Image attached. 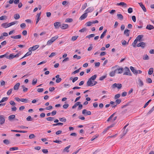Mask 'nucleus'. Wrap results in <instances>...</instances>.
<instances>
[{
	"instance_id": "f257e3e1",
	"label": "nucleus",
	"mask_w": 154,
	"mask_h": 154,
	"mask_svg": "<svg viewBox=\"0 0 154 154\" xmlns=\"http://www.w3.org/2000/svg\"><path fill=\"white\" fill-rule=\"evenodd\" d=\"M125 72L123 73V75H131V74L128 68L126 67L124 68Z\"/></svg>"
},
{
	"instance_id": "f03ea898",
	"label": "nucleus",
	"mask_w": 154,
	"mask_h": 154,
	"mask_svg": "<svg viewBox=\"0 0 154 154\" xmlns=\"http://www.w3.org/2000/svg\"><path fill=\"white\" fill-rule=\"evenodd\" d=\"M122 87V85L120 83L117 84L115 83L112 85L113 88H117L118 89H120Z\"/></svg>"
},
{
	"instance_id": "7ed1b4c3",
	"label": "nucleus",
	"mask_w": 154,
	"mask_h": 154,
	"mask_svg": "<svg viewBox=\"0 0 154 154\" xmlns=\"http://www.w3.org/2000/svg\"><path fill=\"white\" fill-rule=\"evenodd\" d=\"M5 118L2 115H0V123L1 125H3L5 122Z\"/></svg>"
},
{
	"instance_id": "20e7f679",
	"label": "nucleus",
	"mask_w": 154,
	"mask_h": 154,
	"mask_svg": "<svg viewBox=\"0 0 154 154\" xmlns=\"http://www.w3.org/2000/svg\"><path fill=\"white\" fill-rule=\"evenodd\" d=\"M116 73L117 74H121L122 73L124 69L122 68H117L116 69H115Z\"/></svg>"
},
{
	"instance_id": "39448f33",
	"label": "nucleus",
	"mask_w": 154,
	"mask_h": 154,
	"mask_svg": "<svg viewBox=\"0 0 154 154\" xmlns=\"http://www.w3.org/2000/svg\"><path fill=\"white\" fill-rule=\"evenodd\" d=\"M39 47V45H36L30 48L29 49V51H34L37 49Z\"/></svg>"
},
{
	"instance_id": "423d86ee",
	"label": "nucleus",
	"mask_w": 154,
	"mask_h": 154,
	"mask_svg": "<svg viewBox=\"0 0 154 154\" xmlns=\"http://www.w3.org/2000/svg\"><path fill=\"white\" fill-rule=\"evenodd\" d=\"M145 46H146V44H145V43H144V42H141L139 43L137 45V46L138 47H141V48L142 49L144 48L145 47Z\"/></svg>"
},
{
	"instance_id": "0eeeda50",
	"label": "nucleus",
	"mask_w": 154,
	"mask_h": 154,
	"mask_svg": "<svg viewBox=\"0 0 154 154\" xmlns=\"http://www.w3.org/2000/svg\"><path fill=\"white\" fill-rule=\"evenodd\" d=\"M82 113L83 115H85L86 113L87 115H90L91 114V112L89 111H88L86 109H84L83 110Z\"/></svg>"
},
{
	"instance_id": "6e6552de",
	"label": "nucleus",
	"mask_w": 154,
	"mask_h": 154,
	"mask_svg": "<svg viewBox=\"0 0 154 154\" xmlns=\"http://www.w3.org/2000/svg\"><path fill=\"white\" fill-rule=\"evenodd\" d=\"M54 25L55 29L58 28L60 26H61V25L60 22H56L54 23Z\"/></svg>"
},
{
	"instance_id": "1a4fd4ad",
	"label": "nucleus",
	"mask_w": 154,
	"mask_h": 154,
	"mask_svg": "<svg viewBox=\"0 0 154 154\" xmlns=\"http://www.w3.org/2000/svg\"><path fill=\"white\" fill-rule=\"evenodd\" d=\"M93 82H92V80L89 79L87 82V86H93Z\"/></svg>"
},
{
	"instance_id": "9d476101",
	"label": "nucleus",
	"mask_w": 154,
	"mask_h": 154,
	"mask_svg": "<svg viewBox=\"0 0 154 154\" xmlns=\"http://www.w3.org/2000/svg\"><path fill=\"white\" fill-rule=\"evenodd\" d=\"M94 10L93 7H89L85 11V12L87 14L89 12H92Z\"/></svg>"
},
{
	"instance_id": "9b49d317",
	"label": "nucleus",
	"mask_w": 154,
	"mask_h": 154,
	"mask_svg": "<svg viewBox=\"0 0 154 154\" xmlns=\"http://www.w3.org/2000/svg\"><path fill=\"white\" fill-rule=\"evenodd\" d=\"M87 16V13L85 12V13L83 14L80 17V20H82L84 19Z\"/></svg>"
},
{
	"instance_id": "f8f14e48",
	"label": "nucleus",
	"mask_w": 154,
	"mask_h": 154,
	"mask_svg": "<svg viewBox=\"0 0 154 154\" xmlns=\"http://www.w3.org/2000/svg\"><path fill=\"white\" fill-rule=\"evenodd\" d=\"M130 69L134 74H137L138 73V71L134 69L133 67L130 66Z\"/></svg>"
},
{
	"instance_id": "ddd939ff",
	"label": "nucleus",
	"mask_w": 154,
	"mask_h": 154,
	"mask_svg": "<svg viewBox=\"0 0 154 154\" xmlns=\"http://www.w3.org/2000/svg\"><path fill=\"white\" fill-rule=\"evenodd\" d=\"M40 14H41V12L40 13L37 14L36 15V17L37 18V19H36V24H37L39 22V20L40 19Z\"/></svg>"
},
{
	"instance_id": "4468645a",
	"label": "nucleus",
	"mask_w": 154,
	"mask_h": 154,
	"mask_svg": "<svg viewBox=\"0 0 154 154\" xmlns=\"http://www.w3.org/2000/svg\"><path fill=\"white\" fill-rule=\"evenodd\" d=\"M146 29H148L149 30H151L152 29H154V27L152 26L150 24L148 25L146 28Z\"/></svg>"
},
{
	"instance_id": "2eb2a0df",
	"label": "nucleus",
	"mask_w": 154,
	"mask_h": 154,
	"mask_svg": "<svg viewBox=\"0 0 154 154\" xmlns=\"http://www.w3.org/2000/svg\"><path fill=\"white\" fill-rule=\"evenodd\" d=\"M11 38H12L16 39H20L21 38V35H16L15 36L12 35V36H11Z\"/></svg>"
},
{
	"instance_id": "dca6fc26",
	"label": "nucleus",
	"mask_w": 154,
	"mask_h": 154,
	"mask_svg": "<svg viewBox=\"0 0 154 154\" xmlns=\"http://www.w3.org/2000/svg\"><path fill=\"white\" fill-rule=\"evenodd\" d=\"M139 4L140 6L142 9L143 11L144 12H146V10L145 7L144 6V5L141 3H139Z\"/></svg>"
},
{
	"instance_id": "f3484780",
	"label": "nucleus",
	"mask_w": 154,
	"mask_h": 154,
	"mask_svg": "<svg viewBox=\"0 0 154 154\" xmlns=\"http://www.w3.org/2000/svg\"><path fill=\"white\" fill-rule=\"evenodd\" d=\"M68 27V25L67 24H63L61 25L60 28L62 29H66Z\"/></svg>"
},
{
	"instance_id": "a211bd4d",
	"label": "nucleus",
	"mask_w": 154,
	"mask_h": 154,
	"mask_svg": "<svg viewBox=\"0 0 154 154\" xmlns=\"http://www.w3.org/2000/svg\"><path fill=\"white\" fill-rule=\"evenodd\" d=\"M20 83H17L14 86V89L15 90H17L19 89V87L20 85Z\"/></svg>"
},
{
	"instance_id": "6ab92c4d",
	"label": "nucleus",
	"mask_w": 154,
	"mask_h": 154,
	"mask_svg": "<svg viewBox=\"0 0 154 154\" xmlns=\"http://www.w3.org/2000/svg\"><path fill=\"white\" fill-rule=\"evenodd\" d=\"M143 37V35H138L136 38L135 39L137 41H140V40Z\"/></svg>"
},
{
	"instance_id": "aec40b11",
	"label": "nucleus",
	"mask_w": 154,
	"mask_h": 154,
	"mask_svg": "<svg viewBox=\"0 0 154 154\" xmlns=\"http://www.w3.org/2000/svg\"><path fill=\"white\" fill-rule=\"evenodd\" d=\"M71 146L69 145L67 147H66L63 150V152H69V149L70 147Z\"/></svg>"
},
{
	"instance_id": "412c9836",
	"label": "nucleus",
	"mask_w": 154,
	"mask_h": 154,
	"mask_svg": "<svg viewBox=\"0 0 154 154\" xmlns=\"http://www.w3.org/2000/svg\"><path fill=\"white\" fill-rule=\"evenodd\" d=\"M130 30L126 29H125L124 31V34L126 35V36H128L129 35V32Z\"/></svg>"
},
{
	"instance_id": "4be33fe9",
	"label": "nucleus",
	"mask_w": 154,
	"mask_h": 154,
	"mask_svg": "<svg viewBox=\"0 0 154 154\" xmlns=\"http://www.w3.org/2000/svg\"><path fill=\"white\" fill-rule=\"evenodd\" d=\"M117 16L118 18L120 20H122L123 19V17L121 14H117Z\"/></svg>"
},
{
	"instance_id": "5701e85b",
	"label": "nucleus",
	"mask_w": 154,
	"mask_h": 154,
	"mask_svg": "<svg viewBox=\"0 0 154 154\" xmlns=\"http://www.w3.org/2000/svg\"><path fill=\"white\" fill-rule=\"evenodd\" d=\"M15 117V116L14 115H12L8 117V119L10 121L12 120V119H14Z\"/></svg>"
},
{
	"instance_id": "b1692460",
	"label": "nucleus",
	"mask_w": 154,
	"mask_h": 154,
	"mask_svg": "<svg viewBox=\"0 0 154 154\" xmlns=\"http://www.w3.org/2000/svg\"><path fill=\"white\" fill-rule=\"evenodd\" d=\"M14 58V55L13 54H11L9 56L8 55L7 58L9 59H11Z\"/></svg>"
},
{
	"instance_id": "393cba45",
	"label": "nucleus",
	"mask_w": 154,
	"mask_h": 154,
	"mask_svg": "<svg viewBox=\"0 0 154 154\" xmlns=\"http://www.w3.org/2000/svg\"><path fill=\"white\" fill-rule=\"evenodd\" d=\"M106 32H107V30L106 29L105 30H104V31L103 32L102 34L100 36V38H103L104 37V36H105V35H106Z\"/></svg>"
},
{
	"instance_id": "a878e982",
	"label": "nucleus",
	"mask_w": 154,
	"mask_h": 154,
	"mask_svg": "<svg viewBox=\"0 0 154 154\" xmlns=\"http://www.w3.org/2000/svg\"><path fill=\"white\" fill-rule=\"evenodd\" d=\"M58 36L57 35H56L53 37H52L51 39V40H52V42H54L56 39H57L58 38Z\"/></svg>"
},
{
	"instance_id": "bb28decb",
	"label": "nucleus",
	"mask_w": 154,
	"mask_h": 154,
	"mask_svg": "<svg viewBox=\"0 0 154 154\" xmlns=\"http://www.w3.org/2000/svg\"><path fill=\"white\" fill-rule=\"evenodd\" d=\"M117 5H118L125 6V7H126L127 6L126 4L124 2H121L120 3H118Z\"/></svg>"
},
{
	"instance_id": "cd10ccee",
	"label": "nucleus",
	"mask_w": 154,
	"mask_h": 154,
	"mask_svg": "<svg viewBox=\"0 0 154 154\" xmlns=\"http://www.w3.org/2000/svg\"><path fill=\"white\" fill-rule=\"evenodd\" d=\"M32 52L31 51H29L27 52L24 56L22 58H23L26 56L30 55L32 54Z\"/></svg>"
},
{
	"instance_id": "c85d7f7f",
	"label": "nucleus",
	"mask_w": 154,
	"mask_h": 154,
	"mask_svg": "<svg viewBox=\"0 0 154 154\" xmlns=\"http://www.w3.org/2000/svg\"><path fill=\"white\" fill-rule=\"evenodd\" d=\"M14 18L16 20H18L20 18V16L19 14H16L14 15Z\"/></svg>"
},
{
	"instance_id": "c756f323",
	"label": "nucleus",
	"mask_w": 154,
	"mask_h": 154,
	"mask_svg": "<svg viewBox=\"0 0 154 154\" xmlns=\"http://www.w3.org/2000/svg\"><path fill=\"white\" fill-rule=\"evenodd\" d=\"M81 103V102H78L75 103V104L72 106V109H74L76 108V106H78L79 104H80Z\"/></svg>"
},
{
	"instance_id": "7c9ffc66",
	"label": "nucleus",
	"mask_w": 154,
	"mask_h": 154,
	"mask_svg": "<svg viewBox=\"0 0 154 154\" xmlns=\"http://www.w3.org/2000/svg\"><path fill=\"white\" fill-rule=\"evenodd\" d=\"M153 68H150L149 69V70L148 71V74L149 75H151L152 74L153 72Z\"/></svg>"
},
{
	"instance_id": "2f4dec72",
	"label": "nucleus",
	"mask_w": 154,
	"mask_h": 154,
	"mask_svg": "<svg viewBox=\"0 0 154 154\" xmlns=\"http://www.w3.org/2000/svg\"><path fill=\"white\" fill-rule=\"evenodd\" d=\"M116 73V72L115 70L114 71H112L110 72L109 74V75L111 77H113L115 75V73Z\"/></svg>"
},
{
	"instance_id": "473e14b6",
	"label": "nucleus",
	"mask_w": 154,
	"mask_h": 154,
	"mask_svg": "<svg viewBox=\"0 0 154 154\" xmlns=\"http://www.w3.org/2000/svg\"><path fill=\"white\" fill-rule=\"evenodd\" d=\"M59 119L60 121L62 122H65L66 121V119L64 117L60 118Z\"/></svg>"
},
{
	"instance_id": "72a5a7b5",
	"label": "nucleus",
	"mask_w": 154,
	"mask_h": 154,
	"mask_svg": "<svg viewBox=\"0 0 154 154\" xmlns=\"http://www.w3.org/2000/svg\"><path fill=\"white\" fill-rule=\"evenodd\" d=\"M143 59L144 60H148L149 59V58L147 54H146L143 56Z\"/></svg>"
},
{
	"instance_id": "f704fd0d",
	"label": "nucleus",
	"mask_w": 154,
	"mask_h": 154,
	"mask_svg": "<svg viewBox=\"0 0 154 154\" xmlns=\"http://www.w3.org/2000/svg\"><path fill=\"white\" fill-rule=\"evenodd\" d=\"M97 76L96 75H94L90 77L89 79L92 80H94L96 79Z\"/></svg>"
},
{
	"instance_id": "c9c22d12",
	"label": "nucleus",
	"mask_w": 154,
	"mask_h": 154,
	"mask_svg": "<svg viewBox=\"0 0 154 154\" xmlns=\"http://www.w3.org/2000/svg\"><path fill=\"white\" fill-rule=\"evenodd\" d=\"M18 149V148L17 147H13L10 148L9 150L10 151H14Z\"/></svg>"
},
{
	"instance_id": "e433bc0d",
	"label": "nucleus",
	"mask_w": 154,
	"mask_h": 154,
	"mask_svg": "<svg viewBox=\"0 0 154 154\" xmlns=\"http://www.w3.org/2000/svg\"><path fill=\"white\" fill-rule=\"evenodd\" d=\"M8 99V97H3L1 101H0V103H2L4 101H7V100Z\"/></svg>"
},
{
	"instance_id": "4c0bfd02",
	"label": "nucleus",
	"mask_w": 154,
	"mask_h": 154,
	"mask_svg": "<svg viewBox=\"0 0 154 154\" xmlns=\"http://www.w3.org/2000/svg\"><path fill=\"white\" fill-rule=\"evenodd\" d=\"M8 53H7L4 55H0V58H3V57H5L7 58V57L8 56Z\"/></svg>"
},
{
	"instance_id": "58836bf2",
	"label": "nucleus",
	"mask_w": 154,
	"mask_h": 154,
	"mask_svg": "<svg viewBox=\"0 0 154 154\" xmlns=\"http://www.w3.org/2000/svg\"><path fill=\"white\" fill-rule=\"evenodd\" d=\"M7 18V16H2L0 17V20H6Z\"/></svg>"
},
{
	"instance_id": "ea45409f",
	"label": "nucleus",
	"mask_w": 154,
	"mask_h": 154,
	"mask_svg": "<svg viewBox=\"0 0 154 154\" xmlns=\"http://www.w3.org/2000/svg\"><path fill=\"white\" fill-rule=\"evenodd\" d=\"M54 118L52 117H48L46 118V119L49 121H52L53 120Z\"/></svg>"
},
{
	"instance_id": "a19ab883",
	"label": "nucleus",
	"mask_w": 154,
	"mask_h": 154,
	"mask_svg": "<svg viewBox=\"0 0 154 154\" xmlns=\"http://www.w3.org/2000/svg\"><path fill=\"white\" fill-rule=\"evenodd\" d=\"M73 20L72 18H67L65 20L66 22H71Z\"/></svg>"
},
{
	"instance_id": "79ce46f5",
	"label": "nucleus",
	"mask_w": 154,
	"mask_h": 154,
	"mask_svg": "<svg viewBox=\"0 0 154 154\" xmlns=\"http://www.w3.org/2000/svg\"><path fill=\"white\" fill-rule=\"evenodd\" d=\"M138 81L139 82V85L141 87L143 86V82L140 79H138Z\"/></svg>"
},
{
	"instance_id": "37998d69",
	"label": "nucleus",
	"mask_w": 154,
	"mask_h": 154,
	"mask_svg": "<svg viewBox=\"0 0 154 154\" xmlns=\"http://www.w3.org/2000/svg\"><path fill=\"white\" fill-rule=\"evenodd\" d=\"M1 26L5 28H7V23H3L1 24Z\"/></svg>"
},
{
	"instance_id": "c03bdc74",
	"label": "nucleus",
	"mask_w": 154,
	"mask_h": 154,
	"mask_svg": "<svg viewBox=\"0 0 154 154\" xmlns=\"http://www.w3.org/2000/svg\"><path fill=\"white\" fill-rule=\"evenodd\" d=\"M63 125V123L58 122L57 123L54 124L53 125V126H57V125Z\"/></svg>"
},
{
	"instance_id": "a18cd8bd",
	"label": "nucleus",
	"mask_w": 154,
	"mask_h": 154,
	"mask_svg": "<svg viewBox=\"0 0 154 154\" xmlns=\"http://www.w3.org/2000/svg\"><path fill=\"white\" fill-rule=\"evenodd\" d=\"M146 81L148 83H151L152 82V80L150 78H148L146 79Z\"/></svg>"
},
{
	"instance_id": "49530a36",
	"label": "nucleus",
	"mask_w": 154,
	"mask_h": 154,
	"mask_svg": "<svg viewBox=\"0 0 154 154\" xmlns=\"http://www.w3.org/2000/svg\"><path fill=\"white\" fill-rule=\"evenodd\" d=\"M57 54L56 53L52 52L51 53V54L49 55V57H52L56 55Z\"/></svg>"
},
{
	"instance_id": "de8ad7c7",
	"label": "nucleus",
	"mask_w": 154,
	"mask_h": 154,
	"mask_svg": "<svg viewBox=\"0 0 154 154\" xmlns=\"http://www.w3.org/2000/svg\"><path fill=\"white\" fill-rule=\"evenodd\" d=\"M154 110V106L152 107L151 110H150L147 113V115H148L151 114Z\"/></svg>"
},
{
	"instance_id": "09e8293b",
	"label": "nucleus",
	"mask_w": 154,
	"mask_h": 154,
	"mask_svg": "<svg viewBox=\"0 0 154 154\" xmlns=\"http://www.w3.org/2000/svg\"><path fill=\"white\" fill-rule=\"evenodd\" d=\"M92 24V22L88 21L86 23V26H90L91 24Z\"/></svg>"
},
{
	"instance_id": "8fccbe9b",
	"label": "nucleus",
	"mask_w": 154,
	"mask_h": 154,
	"mask_svg": "<svg viewBox=\"0 0 154 154\" xmlns=\"http://www.w3.org/2000/svg\"><path fill=\"white\" fill-rule=\"evenodd\" d=\"M28 100L26 99H23V98H21V101L22 102H25L26 103H27L28 102Z\"/></svg>"
},
{
	"instance_id": "3c124183",
	"label": "nucleus",
	"mask_w": 154,
	"mask_h": 154,
	"mask_svg": "<svg viewBox=\"0 0 154 154\" xmlns=\"http://www.w3.org/2000/svg\"><path fill=\"white\" fill-rule=\"evenodd\" d=\"M137 40H136V39H135L134 40L133 43H132V45L134 47H136V45L137 44Z\"/></svg>"
},
{
	"instance_id": "603ef678",
	"label": "nucleus",
	"mask_w": 154,
	"mask_h": 154,
	"mask_svg": "<svg viewBox=\"0 0 154 154\" xmlns=\"http://www.w3.org/2000/svg\"><path fill=\"white\" fill-rule=\"evenodd\" d=\"M12 90H13L12 88L11 89H10L9 90L7 93V94L8 95H9L11 93Z\"/></svg>"
},
{
	"instance_id": "864d4df0",
	"label": "nucleus",
	"mask_w": 154,
	"mask_h": 154,
	"mask_svg": "<svg viewBox=\"0 0 154 154\" xmlns=\"http://www.w3.org/2000/svg\"><path fill=\"white\" fill-rule=\"evenodd\" d=\"M3 143L7 144H8L10 143V142L8 140H3Z\"/></svg>"
},
{
	"instance_id": "5fc2aeb1",
	"label": "nucleus",
	"mask_w": 154,
	"mask_h": 154,
	"mask_svg": "<svg viewBox=\"0 0 154 154\" xmlns=\"http://www.w3.org/2000/svg\"><path fill=\"white\" fill-rule=\"evenodd\" d=\"M151 101V100H149L146 103L145 105L143 107H146L149 104V103Z\"/></svg>"
},
{
	"instance_id": "6e6d98bb",
	"label": "nucleus",
	"mask_w": 154,
	"mask_h": 154,
	"mask_svg": "<svg viewBox=\"0 0 154 154\" xmlns=\"http://www.w3.org/2000/svg\"><path fill=\"white\" fill-rule=\"evenodd\" d=\"M69 106V104L68 103H66V104H64L63 106L64 108L65 109H66Z\"/></svg>"
},
{
	"instance_id": "4d7b16f0",
	"label": "nucleus",
	"mask_w": 154,
	"mask_h": 154,
	"mask_svg": "<svg viewBox=\"0 0 154 154\" xmlns=\"http://www.w3.org/2000/svg\"><path fill=\"white\" fill-rule=\"evenodd\" d=\"M5 82L4 81L2 80L1 81V85L2 86H3L5 85Z\"/></svg>"
},
{
	"instance_id": "13d9d810",
	"label": "nucleus",
	"mask_w": 154,
	"mask_h": 154,
	"mask_svg": "<svg viewBox=\"0 0 154 154\" xmlns=\"http://www.w3.org/2000/svg\"><path fill=\"white\" fill-rule=\"evenodd\" d=\"M106 75H103V76H101L99 80L100 81H102L104 79H105L106 77Z\"/></svg>"
},
{
	"instance_id": "bf43d9fd",
	"label": "nucleus",
	"mask_w": 154,
	"mask_h": 154,
	"mask_svg": "<svg viewBox=\"0 0 154 154\" xmlns=\"http://www.w3.org/2000/svg\"><path fill=\"white\" fill-rule=\"evenodd\" d=\"M53 142L57 143H62V141L61 140H54Z\"/></svg>"
},
{
	"instance_id": "052dcab7",
	"label": "nucleus",
	"mask_w": 154,
	"mask_h": 154,
	"mask_svg": "<svg viewBox=\"0 0 154 154\" xmlns=\"http://www.w3.org/2000/svg\"><path fill=\"white\" fill-rule=\"evenodd\" d=\"M94 35H95L94 34H92L89 35L87 36L86 37V38H90L93 37L94 36Z\"/></svg>"
},
{
	"instance_id": "680f3d73",
	"label": "nucleus",
	"mask_w": 154,
	"mask_h": 154,
	"mask_svg": "<svg viewBox=\"0 0 154 154\" xmlns=\"http://www.w3.org/2000/svg\"><path fill=\"white\" fill-rule=\"evenodd\" d=\"M128 11L129 13H131L133 12V9L131 8H129L128 9Z\"/></svg>"
},
{
	"instance_id": "e2e57ef3",
	"label": "nucleus",
	"mask_w": 154,
	"mask_h": 154,
	"mask_svg": "<svg viewBox=\"0 0 154 154\" xmlns=\"http://www.w3.org/2000/svg\"><path fill=\"white\" fill-rule=\"evenodd\" d=\"M35 137V135L33 134H31L29 135V138L31 139L34 138Z\"/></svg>"
},
{
	"instance_id": "0e129e2a",
	"label": "nucleus",
	"mask_w": 154,
	"mask_h": 154,
	"mask_svg": "<svg viewBox=\"0 0 154 154\" xmlns=\"http://www.w3.org/2000/svg\"><path fill=\"white\" fill-rule=\"evenodd\" d=\"M26 119L27 121H32L33 120L32 119L31 116H28Z\"/></svg>"
},
{
	"instance_id": "69168bd1",
	"label": "nucleus",
	"mask_w": 154,
	"mask_h": 154,
	"mask_svg": "<svg viewBox=\"0 0 154 154\" xmlns=\"http://www.w3.org/2000/svg\"><path fill=\"white\" fill-rule=\"evenodd\" d=\"M87 6V3H85L82 6V10H84L85 8Z\"/></svg>"
},
{
	"instance_id": "338daca9",
	"label": "nucleus",
	"mask_w": 154,
	"mask_h": 154,
	"mask_svg": "<svg viewBox=\"0 0 154 154\" xmlns=\"http://www.w3.org/2000/svg\"><path fill=\"white\" fill-rule=\"evenodd\" d=\"M78 37V36H73L72 37L71 39L72 41H75L76 40Z\"/></svg>"
},
{
	"instance_id": "774afa93",
	"label": "nucleus",
	"mask_w": 154,
	"mask_h": 154,
	"mask_svg": "<svg viewBox=\"0 0 154 154\" xmlns=\"http://www.w3.org/2000/svg\"><path fill=\"white\" fill-rule=\"evenodd\" d=\"M53 42H52V40L51 39L50 40H49L47 42V45H51Z\"/></svg>"
}]
</instances>
